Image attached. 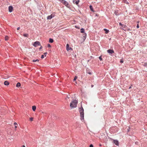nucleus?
Here are the masks:
<instances>
[{
	"label": "nucleus",
	"instance_id": "nucleus-1",
	"mask_svg": "<svg viewBox=\"0 0 147 147\" xmlns=\"http://www.w3.org/2000/svg\"><path fill=\"white\" fill-rule=\"evenodd\" d=\"M78 103V101L76 99L73 100L70 103V108L72 109L76 108L77 106Z\"/></svg>",
	"mask_w": 147,
	"mask_h": 147
},
{
	"label": "nucleus",
	"instance_id": "nucleus-2",
	"mask_svg": "<svg viewBox=\"0 0 147 147\" xmlns=\"http://www.w3.org/2000/svg\"><path fill=\"white\" fill-rule=\"evenodd\" d=\"M80 119L81 120H84V111H80Z\"/></svg>",
	"mask_w": 147,
	"mask_h": 147
},
{
	"label": "nucleus",
	"instance_id": "nucleus-3",
	"mask_svg": "<svg viewBox=\"0 0 147 147\" xmlns=\"http://www.w3.org/2000/svg\"><path fill=\"white\" fill-rule=\"evenodd\" d=\"M33 45L35 47H36L38 46H40L41 44L39 42L36 41L34 42Z\"/></svg>",
	"mask_w": 147,
	"mask_h": 147
},
{
	"label": "nucleus",
	"instance_id": "nucleus-4",
	"mask_svg": "<svg viewBox=\"0 0 147 147\" xmlns=\"http://www.w3.org/2000/svg\"><path fill=\"white\" fill-rule=\"evenodd\" d=\"M61 1L65 6H67L68 5V3L64 0H61Z\"/></svg>",
	"mask_w": 147,
	"mask_h": 147
},
{
	"label": "nucleus",
	"instance_id": "nucleus-5",
	"mask_svg": "<svg viewBox=\"0 0 147 147\" xmlns=\"http://www.w3.org/2000/svg\"><path fill=\"white\" fill-rule=\"evenodd\" d=\"M107 51L108 53L110 54H112L114 53L113 50L111 49H109Z\"/></svg>",
	"mask_w": 147,
	"mask_h": 147
},
{
	"label": "nucleus",
	"instance_id": "nucleus-6",
	"mask_svg": "<svg viewBox=\"0 0 147 147\" xmlns=\"http://www.w3.org/2000/svg\"><path fill=\"white\" fill-rule=\"evenodd\" d=\"M13 9V7L11 6H10L9 7V10L10 12H12Z\"/></svg>",
	"mask_w": 147,
	"mask_h": 147
},
{
	"label": "nucleus",
	"instance_id": "nucleus-7",
	"mask_svg": "<svg viewBox=\"0 0 147 147\" xmlns=\"http://www.w3.org/2000/svg\"><path fill=\"white\" fill-rule=\"evenodd\" d=\"M66 49L67 51H69V50L71 49L72 50V49L70 47H69V45L68 44H67L66 45Z\"/></svg>",
	"mask_w": 147,
	"mask_h": 147
},
{
	"label": "nucleus",
	"instance_id": "nucleus-8",
	"mask_svg": "<svg viewBox=\"0 0 147 147\" xmlns=\"http://www.w3.org/2000/svg\"><path fill=\"white\" fill-rule=\"evenodd\" d=\"M113 142L116 145L118 146L119 145V142L117 140H113Z\"/></svg>",
	"mask_w": 147,
	"mask_h": 147
},
{
	"label": "nucleus",
	"instance_id": "nucleus-9",
	"mask_svg": "<svg viewBox=\"0 0 147 147\" xmlns=\"http://www.w3.org/2000/svg\"><path fill=\"white\" fill-rule=\"evenodd\" d=\"M53 17H54V16H53V15L51 14V15L48 16L47 17V19H48V20H50L51 19H52V18Z\"/></svg>",
	"mask_w": 147,
	"mask_h": 147
},
{
	"label": "nucleus",
	"instance_id": "nucleus-10",
	"mask_svg": "<svg viewBox=\"0 0 147 147\" xmlns=\"http://www.w3.org/2000/svg\"><path fill=\"white\" fill-rule=\"evenodd\" d=\"M5 85L7 86L9 85V82L7 81H5L4 82Z\"/></svg>",
	"mask_w": 147,
	"mask_h": 147
},
{
	"label": "nucleus",
	"instance_id": "nucleus-11",
	"mask_svg": "<svg viewBox=\"0 0 147 147\" xmlns=\"http://www.w3.org/2000/svg\"><path fill=\"white\" fill-rule=\"evenodd\" d=\"M21 85L20 83L19 82H18L16 84V87L18 88Z\"/></svg>",
	"mask_w": 147,
	"mask_h": 147
},
{
	"label": "nucleus",
	"instance_id": "nucleus-12",
	"mask_svg": "<svg viewBox=\"0 0 147 147\" xmlns=\"http://www.w3.org/2000/svg\"><path fill=\"white\" fill-rule=\"evenodd\" d=\"M32 110H35L36 109V107L35 106H33L32 107Z\"/></svg>",
	"mask_w": 147,
	"mask_h": 147
},
{
	"label": "nucleus",
	"instance_id": "nucleus-13",
	"mask_svg": "<svg viewBox=\"0 0 147 147\" xmlns=\"http://www.w3.org/2000/svg\"><path fill=\"white\" fill-rule=\"evenodd\" d=\"M80 32L82 33H84V30L83 28H81L80 30Z\"/></svg>",
	"mask_w": 147,
	"mask_h": 147
},
{
	"label": "nucleus",
	"instance_id": "nucleus-14",
	"mask_svg": "<svg viewBox=\"0 0 147 147\" xmlns=\"http://www.w3.org/2000/svg\"><path fill=\"white\" fill-rule=\"evenodd\" d=\"M49 42L50 43H52L53 42V39L50 38L49 40Z\"/></svg>",
	"mask_w": 147,
	"mask_h": 147
},
{
	"label": "nucleus",
	"instance_id": "nucleus-15",
	"mask_svg": "<svg viewBox=\"0 0 147 147\" xmlns=\"http://www.w3.org/2000/svg\"><path fill=\"white\" fill-rule=\"evenodd\" d=\"M86 33H84V34H83V39H86Z\"/></svg>",
	"mask_w": 147,
	"mask_h": 147
},
{
	"label": "nucleus",
	"instance_id": "nucleus-16",
	"mask_svg": "<svg viewBox=\"0 0 147 147\" xmlns=\"http://www.w3.org/2000/svg\"><path fill=\"white\" fill-rule=\"evenodd\" d=\"M104 30L105 31V33L107 34L109 32V30H107L106 29H104Z\"/></svg>",
	"mask_w": 147,
	"mask_h": 147
},
{
	"label": "nucleus",
	"instance_id": "nucleus-17",
	"mask_svg": "<svg viewBox=\"0 0 147 147\" xmlns=\"http://www.w3.org/2000/svg\"><path fill=\"white\" fill-rule=\"evenodd\" d=\"M90 10L92 11H93V8L92 7V5H90Z\"/></svg>",
	"mask_w": 147,
	"mask_h": 147
},
{
	"label": "nucleus",
	"instance_id": "nucleus-18",
	"mask_svg": "<svg viewBox=\"0 0 147 147\" xmlns=\"http://www.w3.org/2000/svg\"><path fill=\"white\" fill-rule=\"evenodd\" d=\"M23 36L25 37H28V34H23Z\"/></svg>",
	"mask_w": 147,
	"mask_h": 147
},
{
	"label": "nucleus",
	"instance_id": "nucleus-19",
	"mask_svg": "<svg viewBox=\"0 0 147 147\" xmlns=\"http://www.w3.org/2000/svg\"><path fill=\"white\" fill-rule=\"evenodd\" d=\"M9 38L7 36H6L5 37V40H7Z\"/></svg>",
	"mask_w": 147,
	"mask_h": 147
},
{
	"label": "nucleus",
	"instance_id": "nucleus-20",
	"mask_svg": "<svg viewBox=\"0 0 147 147\" xmlns=\"http://www.w3.org/2000/svg\"><path fill=\"white\" fill-rule=\"evenodd\" d=\"M79 2V0H78L77 1H75V3L76 5H78V3Z\"/></svg>",
	"mask_w": 147,
	"mask_h": 147
},
{
	"label": "nucleus",
	"instance_id": "nucleus-21",
	"mask_svg": "<svg viewBox=\"0 0 147 147\" xmlns=\"http://www.w3.org/2000/svg\"><path fill=\"white\" fill-rule=\"evenodd\" d=\"M39 61V60H38V59H36V60H32V62H36L37 61Z\"/></svg>",
	"mask_w": 147,
	"mask_h": 147
},
{
	"label": "nucleus",
	"instance_id": "nucleus-22",
	"mask_svg": "<svg viewBox=\"0 0 147 147\" xmlns=\"http://www.w3.org/2000/svg\"><path fill=\"white\" fill-rule=\"evenodd\" d=\"M79 110H80V111L84 110V109L82 106H81V108H79Z\"/></svg>",
	"mask_w": 147,
	"mask_h": 147
},
{
	"label": "nucleus",
	"instance_id": "nucleus-23",
	"mask_svg": "<svg viewBox=\"0 0 147 147\" xmlns=\"http://www.w3.org/2000/svg\"><path fill=\"white\" fill-rule=\"evenodd\" d=\"M77 78V76H75V77H74V81H75L76 80Z\"/></svg>",
	"mask_w": 147,
	"mask_h": 147
},
{
	"label": "nucleus",
	"instance_id": "nucleus-24",
	"mask_svg": "<svg viewBox=\"0 0 147 147\" xmlns=\"http://www.w3.org/2000/svg\"><path fill=\"white\" fill-rule=\"evenodd\" d=\"M99 59L100 61H102V57H101V56H100V57H99Z\"/></svg>",
	"mask_w": 147,
	"mask_h": 147
},
{
	"label": "nucleus",
	"instance_id": "nucleus-25",
	"mask_svg": "<svg viewBox=\"0 0 147 147\" xmlns=\"http://www.w3.org/2000/svg\"><path fill=\"white\" fill-rule=\"evenodd\" d=\"M30 121H33V117H31L30 118Z\"/></svg>",
	"mask_w": 147,
	"mask_h": 147
},
{
	"label": "nucleus",
	"instance_id": "nucleus-26",
	"mask_svg": "<svg viewBox=\"0 0 147 147\" xmlns=\"http://www.w3.org/2000/svg\"><path fill=\"white\" fill-rule=\"evenodd\" d=\"M124 2L125 3H127V4H128L129 3L126 0H125L124 1Z\"/></svg>",
	"mask_w": 147,
	"mask_h": 147
},
{
	"label": "nucleus",
	"instance_id": "nucleus-27",
	"mask_svg": "<svg viewBox=\"0 0 147 147\" xmlns=\"http://www.w3.org/2000/svg\"><path fill=\"white\" fill-rule=\"evenodd\" d=\"M123 59H121V61H120V62L121 63H123Z\"/></svg>",
	"mask_w": 147,
	"mask_h": 147
},
{
	"label": "nucleus",
	"instance_id": "nucleus-28",
	"mask_svg": "<svg viewBox=\"0 0 147 147\" xmlns=\"http://www.w3.org/2000/svg\"><path fill=\"white\" fill-rule=\"evenodd\" d=\"M144 66H147V63H144Z\"/></svg>",
	"mask_w": 147,
	"mask_h": 147
},
{
	"label": "nucleus",
	"instance_id": "nucleus-29",
	"mask_svg": "<svg viewBox=\"0 0 147 147\" xmlns=\"http://www.w3.org/2000/svg\"><path fill=\"white\" fill-rule=\"evenodd\" d=\"M44 55H41V58H42V59H43V58H44Z\"/></svg>",
	"mask_w": 147,
	"mask_h": 147
},
{
	"label": "nucleus",
	"instance_id": "nucleus-30",
	"mask_svg": "<svg viewBox=\"0 0 147 147\" xmlns=\"http://www.w3.org/2000/svg\"><path fill=\"white\" fill-rule=\"evenodd\" d=\"M89 147H93V146L92 144H91L90 145Z\"/></svg>",
	"mask_w": 147,
	"mask_h": 147
},
{
	"label": "nucleus",
	"instance_id": "nucleus-31",
	"mask_svg": "<svg viewBox=\"0 0 147 147\" xmlns=\"http://www.w3.org/2000/svg\"><path fill=\"white\" fill-rule=\"evenodd\" d=\"M48 47H51V45L49 44L48 45Z\"/></svg>",
	"mask_w": 147,
	"mask_h": 147
},
{
	"label": "nucleus",
	"instance_id": "nucleus-32",
	"mask_svg": "<svg viewBox=\"0 0 147 147\" xmlns=\"http://www.w3.org/2000/svg\"><path fill=\"white\" fill-rule=\"evenodd\" d=\"M47 54V52H45L44 53V54L45 55V57L46 56V55Z\"/></svg>",
	"mask_w": 147,
	"mask_h": 147
},
{
	"label": "nucleus",
	"instance_id": "nucleus-33",
	"mask_svg": "<svg viewBox=\"0 0 147 147\" xmlns=\"http://www.w3.org/2000/svg\"><path fill=\"white\" fill-rule=\"evenodd\" d=\"M13 124L15 125H17V124L15 122Z\"/></svg>",
	"mask_w": 147,
	"mask_h": 147
},
{
	"label": "nucleus",
	"instance_id": "nucleus-34",
	"mask_svg": "<svg viewBox=\"0 0 147 147\" xmlns=\"http://www.w3.org/2000/svg\"><path fill=\"white\" fill-rule=\"evenodd\" d=\"M119 25H120V26H123V24H122L121 23H119Z\"/></svg>",
	"mask_w": 147,
	"mask_h": 147
},
{
	"label": "nucleus",
	"instance_id": "nucleus-35",
	"mask_svg": "<svg viewBox=\"0 0 147 147\" xmlns=\"http://www.w3.org/2000/svg\"><path fill=\"white\" fill-rule=\"evenodd\" d=\"M137 28H139V25L138 24L137 26H136Z\"/></svg>",
	"mask_w": 147,
	"mask_h": 147
},
{
	"label": "nucleus",
	"instance_id": "nucleus-36",
	"mask_svg": "<svg viewBox=\"0 0 147 147\" xmlns=\"http://www.w3.org/2000/svg\"><path fill=\"white\" fill-rule=\"evenodd\" d=\"M20 29V27H18L17 28V30H19V29Z\"/></svg>",
	"mask_w": 147,
	"mask_h": 147
},
{
	"label": "nucleus",
	"instance_id": "nucleus-37",
	"mask_svg": "<svg viewBox=\"0 0 147 147\" xmlns=\"http://www.w3.org/2000/svg\"><path fill=\"white\" fill-rule=\"evenodd\" d=\"M42 48V47L41 46L39 48V49L40 50V49H41Z\"/></svg>",
	"mask_w": 147,
	"mask_h": 147
},
{
	"label": "nucleus",
	"instance_id": "nucleus-38",
	"mask_svg": "<svg viewBox=\"0 0 147 147\" xmlns=\"http://www.w3.org/2000/svg\"><path fill=\"white\" fill-rule=\"evenodd\" d=\"M75 27L76 28H78V29H79V27H78L77 26H75Z\"/></svg>",
	"mask_w": 147,
	"mask_h": 147
},
{
	"label": "nucleus",
	"instance_id": "nucleus-39",
	"mask_svg": "<svg viewBox=\"0 0 147 147\" xmlns=\"http://www.w3.org/2000/svg\"><path fill=\"white\" fill-rule=\"evenodd\" d=\"M88 73L89 74H90H90H91V72H88Z\"/></svg>",
	"mask_w": 147,
	"mask_h": 147
},
{
	"label": "nucleus",
	"instance_id": "nucleus-40",
	"mask_svg": "<svg viewBox=\"0 0 147 147\" xmlns=\"http://www.w3.org/2000/svg\"><path fill=\"white\" fill-rule=\"evenodd\" d=\"M93 86H94V85H92L91 86V87L92 88L93 87Z\"/></svg>",
	"mask_w": 147,
	"mask_h": 147
},
{
	"label": "nucleus",
	"instance_id": "nucleus-41",
	"mask_svg": "<svg viewBox=\"0 0 147 147\" xmlns=\"http://www.w3.org/2000/svg\"><path fill=\"white\" fill-rule=\"evenodd\" d=\"M15 129H16L17 128V126L16 125H15Z\"/></svg>",
	"mask_w": 147,
	"mask_h": 147
},
{
	"label": "nucleus",
	"instance_id": "nucleus-42",
	"mask_svg": "<svg viewBox=\"0 0 147 147\" xmlns=\"http://www.w3.org/2000/svg\"><path fill=\"white\" fill-rule=\"evenodd\" d=\"M5 109V110H7V108H5V109Z\"/></svg>",
	"mask_w": 147,
	"mask_h": 147
},
{
	"label": "nucleus",
	"instance_id": "nucleus-43",
	"mask_svg": "<svg viewBox=\"0 0 147 147\" xmlns=\"http://www.w3.org/2000/svg\"><path fill=\"white\" fill-rule=\"evenodd\" d=\"M131 88V86H130V87H129V89H130Z\"/></svg>",
	"mask_w": 147,
	"mask_h": 147
},
{
	"label": "nucleus",
	"instance_id": "nucleus-44",
	"mask_svg": "<svg viewBox=\"0 0 147 147\" xmlns=\"http://www.w3.org/2000/svg\"><path fill=\"white\" fill-rule=\"evenodd\" d=\"M22 147H25V146L24 145H23Z\"/></svg>",
	"mask_w": 147,
	"mask_h": 147
},
{
	"label": "nucleus",
	"instance_id": "nucleus-45",
	"mask_svg": "<svg viewBox=\"0 0 147 147\" xmlns=\"http://www.w3.org/2000/svg\"><path fill=\"white\" fill-rule=\"evenodd\" d=\"M73 1V2L74 3H75V1Z\"/></svg>",
	"mask_w": 147,
	"mask_h": 147
},
{
	"label": "nucleus",
	"instance_id": "nucleus-46",
	"mask_svg": "<svg viewBox=\"0 0 147 147\" xmlns=\"http://www.w3.org/2000/svg\"><path fill=\"white\" fill-rule=\"evenodd\" d=\"M99 146H101V144H100V145H99Z\"/></svg>",
	"mask_w": 147,
	"mask_h": 147
},
{
	"label": "nucleus",
	"instance_id": "nucleus-47",
	"mask_svg": "<svg viewBox=\"0 0 147 147\" xmlns=\"http://www.w3.org/2000/svg\"><path fill=\"white\" fill-rule=\"evenodd\" d=\"M6 107V108H8V107Z\"/></svg>",
	"mask_w": 147,
	"mask_h": 147
}]
</instances>
